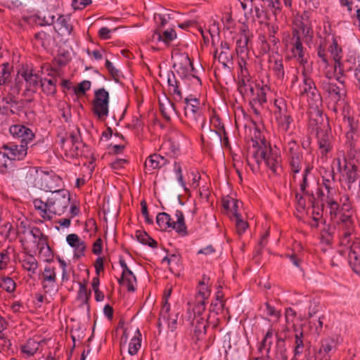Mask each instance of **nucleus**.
<instances>
[{
	"mask_svg": "<svg viewBox=\"0 0 360 360\" xmlns=\"http://www.w3.org/2000/svg\"><path fill=\"white\" fill-rule=\"evenodd\" d=\"M70 202V193L68 190H58L51 193L46 201L34 198L32 203L34 210L42 219V221H51L55 215L65 213Z\"/></svg>",
	"mask_w": 360,
	"mask_h": 360,
	"instance_id": "1",
	"label": "nucleus"
},
{
	"mask_svg": "<svg viewBox=\"0 0 360 360\" xmlns=\"http://www.w3.org/2000/svg\"><path fill=\"white\" fill-rule=\"evenodd\" d=\"M325 37L319 36L316 51L319 60L326 66L330 65V57L334 64L343 58V49L340 44L341 37L338 35L331 28L330 25L328 27L323 26Z\"/></svg>",
	"mask_w": 360,
	"mask_h": 360,
	"instance_id": "2",
	"label": "nucleus"
},
{
	"mask_svg": "<svg viewBox=\"0 0 360 360\" xmlns=\"http://www.w3.org/2000/svg\"><path fill=\"white\" fill-rule=\"evenodd\" d=\"M252 160L255 161L257 166L251 163V160L247 158V163L251 170L256 173L260 169V165L264 162L266 166L274 174L278 175L282 171V159L281 154L276 150H273L270 145H266L264 141L254 151Z\"/></svg>",
	"mask_w": 360,
	"mask_h": 360,
	"instance_id": "3",
	"label": "nucleus"
},
{
	"mask_svg": "<svg viewBox=\"0 0 360 360\" xmlns=\"http://www.w3.org/2000/svg\"><path fill=\"white\" fill-rule=\"evenodd\" d=\"M316 118L310 112L309 125L316 130L318 151L322 159H328L333 149V136L328 122H324L322 112L316 108Z\"/></svg>",
	"mask_w": 360,
	"mask_h": 360,
	"instance_id": "4",
	"label": "nucleus"
},
{
	"mask_svg": "<svg viewBox=\"0 0 360 360\" xmlns=\"http://www.w3.org/2000/svg\"><path fill=\"white\" fill-rule=\"evenodd\" d=\"M184 104L183 122L191 128L203 129L206 120L200 99L191 94L184 98Z\"/></svg>",
	"mask_w": 360,
	"mask_h": 360,
	"instance_id": "5",
	"label": "nucleus"
},
{
	"mask_svg": "<svg viewBox=\"0 0 360 360\" xmlns=\"http://www.w3.org/2000/svg\"><path fill=\"white\" fill-rule=\"evenodd\" d=\"M284 153L286 162L289 167V174L293 181L296 179V175L302 169H305L307 164H313L304 158L303 151L300 144L295 140L289 141L284 146Z\"/></svg>",
	"mask_w": 360,
	"mask_h": 360,
	"instance_id": "6",
	"label": "nucleus"
},
{
	"mask_svg": "<svg viewBox=\"0 0 360 360\" xmlns=\"http://www.w3.org/2000/svg\"><path fill=\"white\" fill-rule=\"evenodd\" d=\"M339 86L329 80H323L321 83V88L326 96L328 108L337 114L339 108L345 105L347 91L343 81H340Z\"/></svg>",
	"mask_w": 360,
	"mask_h": 360,
	"instance_id": "7",
	"label": "nucleus"
},
{
	"mask_svg": "<svg viewBox=\"0 0 360 360\" xmlns=\"http://www.w3.org/2000/svg\"><path fill=\"white\" fill-rule=\"evenodd\" d=\"M211 287L210 276L203 274L196 286L193 300L188 302V313L192 311L195 314H202L205 311L207 300L211 295Z\"/></svg>",
	"mask_w": 360,
	"mask_h": 360,
	"instance_id": "8",
	"label": "nucleus"
},
{
	"mask_svg": "<svg viewBox=\"0 0 360 360\" xmlns=\"http://www.w3.org/2000/svg\"><path fill=\"white\" fill-rule=\"evenodd\" d=\"M175 217L176 221H174L169 214L166 212L158 213L156 217V223L159 229L164 231L174 230L181 237L188 236V231L183 212L179 210H176Z\"/></svg>",
	"mask_w": 360,
	"mask_h": 360,
	"instance_id": "9",
	"label": "nucleus"
},
{
	"mask_svg": "<svg viewBox=\"0 0 360 360\" xmlns=\"http://www.w3.org/2000/svg\"><path fill=\"white\" fill-rule=\"evenodd\" d=\"M176 60L173 64L176 74L186 82H191L195 88H200L202 85L201 79L195 75V68L188 54L181 53Z\"/></svg>",
	"mask_w": 360,
	"mask_h": 360,
	"instance_id": "10",
	"label": "nucleus"
},
{
	"mask_svg": "<svg viewBox=\"0 0 360 360\" xmlns=\"http://www.w3.org/2000/svg\"><path fill=\"white\" fill-rule=\"evenodd\" d=\"M285 48L291 53V58L295 59L300 65L304 66L307 62L305 56L306 49L303 46L301 33L299 30L292 29L291 34H288L282 40Z\"/></svg>",
	"mask_w": 360,
	"mask_h": 360,
	"instance_id": "11",
	"label": "nucleus"
},
{
	"mask_svg": "<svg viewBox=\"0 0 360 360\" xmlns=\"http://www.w3.org/2000/svg\"><path fill=\"white\" fill-rule=\"evenodd\" d=\"M240 204L242 202L229 195L222 198V207L231 220L234 221L236 232L240 236L245 232L249 224L239 212Z\"/></svg>",
	"mask_w": 360,
	"mask_h": 360,
	"instance_id": "12",
	"label": "nucleus"
},
{
	"mask_svg": "<svg viewBox=\"0 0 360 360\" xmlns=\"http://www.w3.org/2000/svg\"><path fill=\"white\" fill-rule=\"evenodd\" d=\"M109 102L110 96L108 91L104 88L95 90L91 110L98 120H103L108 116Z\"/></svg>",
	"mask_w": 360,
	"mask_h": 360,
	"instance_id": "13",
	"label": "nucleus"
},
{
	"mask_svg": "<svg viewBox=\"0 0 360 360\" xmlns=\"http://www.w3.org/2000/svg\"><path fill=\"white\" fill-rule=\"evenodd\" d=\"M302 81L299 85V96L307 97L314 103L321 102V96L305 68L302 70Z\"/></svg>",
	"mask_w": 360,
	"mask_h": 360,
	"instance_id": "14",
	"label": "nucleus"
},
{
	"mask_svg": "<svg viewBox=\"0 0 360 360\" xmlns=\"http://www.w3.org/2000/svg\"><path fill=\"white\" fill-rule=\"evenodd\" d=\"M36 181L40 189L50 192L51 194L58 190H65L61 188L63 186L62 179L53 172L41 171Z\"/></svg>",
	"mask_w": 360,
	"mask_h": 360,
	"instance_id": "15",
	"label": "nucleus"
},
{
	"mask_svg": "<svg viewBox=\"0 0 360 360\" xmlns=\"http://www.w3.org/2000/svg\"><path fill=\"white\" fill-rule=\"evenodd\" d=\"M338 170L342 172V176L347 186L348 190H351L353 184L359 182L360 185V174L359 173V167L354 163L348 162L345 158V165L342 167V161L340 158H337Z\"/></svg>",
	"mask_w": 360,
	"mask_h": 360,
	"instance_id": "16",
	"label": "nucleus"
},
{
	"mask_svg": "<svg viewBox=\"0 0 360 360\" xmlns=\"http://www.w3.org/2000/svg\"><path fill=\"white\" fill-rule=\"evenodd\" d=\"M60 146L62 149L65 151L69 150L72 157L81 156L82 153L79 150V146L83 145L81 140L79 129L71 132L66 133L65 136L60 139Z\"/></svg>",
	"mask_w": 360,
	"mask_h": 360,
	"instance_id": "17",
	"label": "nucleus"
},
{
	"mask_svg": "<svg viewBox=\"0 0 360 360\" xmlns=\"http://www.w3.org/2000/svg\"><path fill=\"white\" fill-rule=\"evenodd\" d=\"M15 238L18 237L23 250H31L30 234L32 228L30 221L26 217L19 218L15 224Z\"/></svg>",
	"mask_w": 360,
	"mask_h": 360,
	"instance_id": "18",
	"label": "nucleus"
},
{
	"mask_svg": "<svg viewBox=\"0 0 360 360\" xmlns=\"http://www.w3.org/2000/svg\"><path fill=\"white\" fill-rule=\"evenodd\" d=\"M257 46L260 55H276L281 46L279 37L266 36V33H259L257 37Z\"/></svg>",
	"mask_w": 360,
	"mask_h": 360,
	"instance_id": "19",
	"label": "nucleus"
},
{
	"mask_svg": "<svg viewBox=\"0 0 360 360\" xmlns=\"http://www.w3.org/2000/svg\"><path fill=\"white\" fill-rule=\"evenodd\" d=\"M255 96L249 98V104L254 114L257 118L261 117V110L267 102L266 94L269 91V87L267 85H256L255 88Z\"/></svg>",
	"mask_w": 360,
	"mask_h": 360,
	"instance_id": "20",
	"label": "nucleus"
},
{
	"mask_svg": "<svg viewBox=\"0 0 360 360\" xmlns=\"http://www.w3.org/2000/svg\"><path fill=\"white\" fill-rule=\"evenodd\" d=\"M231 45L226 40L221 41L219 52L217 48L213 51V58L217 60L224 68L229 70L233 68L234 53L231 51Z\"/></svg>",
	"mask_w": 360,
	"mask_h": 360,
	"instance_id": "21",
	"label": "nucleus"
},
{
	"mask_svg": "<svg viewBox=\"0 0 360 360\" xmlns=\"http://www.w3.org/2000/svg\"><path fill=\"white\" fill-rule=\"evenodd\" d=\"M18 75L25 82V96L32 95L37 92L40 84L39 77L29 68H23L18 71Z\"/></svg>",
	"mask_w": 360,
	"mask_h": 360,
	"instance_id": "22",
	"label": "nucleus"
},
{
	"mask_svg": "<svg viewBox=\"0 0 360 360\" xmlns=\"http://www.w3.org/2000/svg\"><path fill=\"white\" fill-rule=\"evenodd\" d=\"M41 287L45 293H51L58 290L56 268L46 265L40 275Z\"/></svg>",
	"mask_w": 360,
	"mask_h": 360,
	"instance_id": "23",
	"label": "nucleus"
},
{
	"mask_svg": "<svg viewBox=\"0 0 360 360\" xmlns=\"http://www.w3.org/2000/svg\"><path fill=\"white\" fill-rule=\"evenodd\" d=\"M359 60L360 56L356 52L349 51L345 60L340 59L334 64L335 71H338L341 77H346L348 72L355 71Z\"/></svg>",
	"mask_w": 360,
	"mask_h": 360,
	"instance_id": "24",
	"label": "nucleus"
},
{
	"mask_svg": "<svg viewBox=\"0 0 360 360\" xmlns=\"http://www.w3.org/2000/svg\"><path fill=\"white\" fill-rule=\"evenodd\" d=\"M313 168V164L307 165L306 168L303 169L302 179L299 182V187L300 193L308 198L309 202L314 208L316 204V198L314 191L311 188L309 180V175L311 173Z\"/></svg>",
	"mask_w": 360,
	"mask_h": 360,
	"instance_id": "25",
	"label": "nucleus"
},
{
	"mask_svg": "<svg viewBox=\"0 0 360 360\" xmlns=\"http://www.w3.org/2000/svg\"><path fill=\"white\" fill-rule=\"evenodd\" d=\"M28 144L25 143H20V144L7 143L3 144L1 149L6 151L11 161H21L27 155Z\"/></svg>",
	"mask_w": 360,
	"mask_h": 360,
	"instance_id": "26",
	"label": "nucleus"
},
{
	"mask_svg": "<svg viewBox=\"0 0 360 360\" xmlns=\"http://www.w3.org/2000/svg\"><path fill=\"white\" fill-rule=\"evenodd\" d=\"M30 252L31 250H23L19 262L22 269L27 272L28 277L32 278L37 274L39 264L35 256Z\"/></svg>",
	"mask_w": 360,
	"mask_h": 360,
	"instance_id": "27",
	"label": "nucleus"
},
{
	"mask_svg": "<svg viewBox=\"0 0 360 360\" xmlns=\"http://www.w3.org/2000/svg\"><path fill=\"white\" fill-rule=\"evenodd\" d=\"M269 70L272 72L274 77L281 81H283L285 77V66L284 60L281 55H269L268 60Z\"/></svg>",
	"mask_w": 360,
	"mask_h": 360,
	"instance_id": "28",
	"label": "nucleus"
},
{
	"mask_svg": "<svg viewBox=\"0 0 360 360\" xmlns=\"http://www.w3.org/2000/svg\"><path fill=\"white\" fill-rule=\"evenodd\" d=\"M10 134L13 136L20 139L22 143H31L34 138L35 134L31 129L22 124H13L9 128Z\"/></svg>",
	"mask_w": 360,
	"mask_h": 360,
	"instance_id": "29",
	"label": "nucleus"
},
{
	"mask_svg": "<svg viewBox=\"0 0 360 360\" xmlns=\"http://www.w3.org/2000/svg\"><path fill=\"white\" fill-rule=\"evenodd\" d=\"M344 138L347 157L349 159L354 158L356 154L360 153V148L358 147L360 133H344Z\"/></svg>",
	"mask_w": 360,
	"mask_h": 360,
	"instance_id": "30",
	"label": "nucleus"
},
{
	"mask_svg": "<svg viewBox=\"0 0 360 360\" xmlns=\"http://www.w3.org/2000/svg\"><path fill=\"white\" fill-rule=\"evenodd\" d=\"M321 187L324 188L326 191V195L336 194L337 190L335 187V173L333 168L324 169L321 172Z\"/></svg>",
	"mask_w": 360,
	"mask_h": 360,
	"instance_id": "31",
	"label": "nucleus"
},
{
	"mask_svg": "<svg viewBox=\"0 0 360 360\" xmlns=\"http://www.w3.org/2000/svg\"><path fill=\"white\" fill-rule=\"evenodd\" d=\"M165 302L162 307V309L160 312V317L158 319V326H160L162 324V321H165L167 323L168 328L174 331L176 329L177 327V319L178 314L174 315H171L169 314L170 311V305L167 301V297H165Z\"/></svg>",
	"mask_w": 360,
	"mask_h": 360,
	"instance_id": "32",
	"label": "nucleus"
},
{
	"mask_svg": "<svg viewBox=\"0 0 360 360\" xmlns=\"http://www.w3.org/2000/svg\"><path fill=\"white\" fill-rule=\"evenodd\" d=\"M169 163L166 156L158 153L149 155L144 163L146 172L152 173L155 169H160Z\"/></svg>",
	"mask_w": 360,
	"mask_h": 360,
	"instance_id": "33",
	"label": "nucleus"
},
{
	"mask_svg": "<svg viewBox=\"0 0 360 360\" xmlns=\"http://www.w3.org/2000/svg\"><path fill=\"white\" fill-rule=\"evenodd\" d=\"M238 91L243 98H250L255 96V87L250 75L238 76Z\"/></svg>",
	"mask_w": 360,
	"mask_h": 360,
	"instance_id": "34",
	"label": "nucleus"
},
{
	"mask_svg": "<svg viewBox=\"0 0 360 360\" xmlns=\"http://www.w3.org/2000/svg\"><path fill=\"white\" fill-rule=\"evenodd\" d=\"M67 243L74 249V258H81L85 255L86 244L77 234L71 233L66 237Z\"/></svg>",
	"mask_w": 360,
	"mask_h": 360,
	"instance_id": "35",
	"label": "nucleus"
},
{
	"mask_svg": "<svg viewBox=\"0 0 360 360\" xmlns=\"http://www.w3.org/2000/svg\"><path fill=\"white\" fill-rule=\"evenodd\" d=\"M176 38V33L173 28L166 30L163 32H161L159 29H156L149 37V41L155 43L162 41L165 45H169Z\"/></svg>",
	"mask_w": 360,
	"mask_h": 360,
	"instance_id": "36",
	"label": "nucleus"
},
{
	"mask_svg": "<svg viewBox=\"0 0 360 360\" xmlns=\"http://www.w3.org/2000/svg\"><path fill=\"white\" fill-rule=\"evenodd\" d=\"M348 250V263L352 271L360 276V244H354Z\"/></svg>",
	"mask_w": 360,
	"mask_h": 360,
	"instance_id": "37",
	"label": "nucleus"
},
{
	"mask_svg": "<svg viewBox=\"0 0 360 360\" xmlns=\"http://www.w3.org/2000/svg\"><path fill=\"white\" fill-rule=\"evenodd\" d=\"M166 156L177 158L181 154L180 143L173 138L164 141L160 149Z\"/></svg>",
	"mask_w": 360,
	"mask_h": 360,
	"instance_id": "38",
	"label": "nucleus"
},
{
	"mask_svg": "<svg viewBox=\"0 0 360 360\" xmlns=\"http://www.w3.org/2000/svg\"><path fill=\"white\" fill-rule=\"evenodd\" d=\"M193 314V318L192 321V325L194 326V333L198 339L202 338L206 335L207 328L210 325L209 319H205L202 317V314Z\"/></svg>",
	"mask_w": 360,
	"mask_h": 360,
	"instance_id": "39",
	"label": "nucleus"
},
{
	"mask_svg": "<svg viewBox=\"0 0 360 360\" xmlns=\"http://www.w3.org/2000/svg\"><path fill=\"white\" fill-rule=\"evenodd\" d=\"M54 30L60 35H70L73 31V26L70 23V18L68 15H59L55 20Z\"/></svg>",
	"mask_w": 360,
	"mask_h": 360,
	"instance_id": "40",
	"label": "nucleus"
},
{
	"mask_svg": "<svg viewBox=\"0 0 360 360\" xmlns=\"http://www.w3.org/2000/svg\"><path fill=\"white\" fill-rule=\"evenodd\" d=\"M44 342V340H40L39 338H29L24 345H20V352L27 358L33 356L39 350L41 343Z\"/></svg>",
	"mask_w": 360,
	"mask_h": 360,
	"instance_id": "41",
	"label": "nucleus"
},
{
	"mask_svg": "<svg viewBox=\"0 0 360 360\" xmlns=\"http://www.w3.org/2000/svg\"><path fill=\"white\" fill-rule=\"evenodd\" d=\"M342 120L345 124L344 133H360L359 120L355 118L349 110H343Z\"/></svg>",
	"mask_w": 360,
	"mask_h": 360,
	"instance_id": "42",
	"label": "nucleus"
},
{
	"mask_svg": "<svg viewBox=\"0 0 360 360\" xmlns=\"http://www.w3.org/2000/svg\"><path fill=\"white\" fill-rule=\"evenodd\" d=\"M168 91L176 101H181L183 98L180 89L179 82L176 79L173 72L167 75Z\"/></svg>",
	"mask_w": 360,
	"mask_h": 360,
	"instance_id": "43",
	"label": "nucleus"
},
{
	"mask_svg": "<svg viewBox=\"0 0 360 360\" xmlns=\"http://www.w3.org/2000/svg\"><path fill=\"white\" fill-rule=\"evenodd\" d=\"M31 250L37 248L40 245L45 243L49 240V236H46L38 226H33L32 232L30 234Z\"/></svg>",
	"mask_w": 360,
	"mask_h": 360,
	"instance_id": "44",
	"label": "nucleus"
},
{
	"mask_svg": "<svg viewBox=\"0 0 360 360\" xmlns=\"http://www.w3.org/2000/svg\"><path fill=\"white\" fill-rule=\"evenodd\" d=\"M338 346V342L332 337H326L320 340L316 347L321 349L324 353L331 354L335 352Z\"/></svg>",
	"mask_w": 360,
	"mask_h": 360,
	"instance_id": "45",
	"label": "nucleus"
},
{
	"mask_svg": "<svg viewBox=\"0 0 360 360\" xmlns=\"http://www.w3.org/2000/svg\"><path fill=\"white\" fill-rule=\"evenodd\" d=\"M142 343V334L139 328H136L134 336L131 338L128 347V353L131 356L136 355L141 349Z\"/></svg>",
	"mask_w": 360,
	"mask_h": 360,
	"instance_id": "46",
	"label": "nucleus"
},
{
	"mask_svg": "<svg viewBox=\"0 0 360 360\" xmlns=\"http://www.w3.org/2000/svg\"><path fill=\"white\" fill-rule=\"evenodd\" d=\"M2 103L9 105V108L13 110V114L19 115L22 111L23 105L22 102L19 101L17 98L11 94L4 97Z\"/></svg>",
	"mask_w": 360,
	"mask_h": 360,
	"instance_id": "47",
	"label": "nucleus"
},
{
	"mask_svg": "<svg viewBox=\"0 0 360 360\" xmlns=\"http://www.w3.org/2000/svg\"><path fill=\"white\" fill-rule=\"evenodd\" d=\"M355 231H347L344 230H338V238L340 246L345 247L347 249L351 248L354 244H360L353 240L352 236Z\"/></svg>",
	"mask_w": 360,
	"mask_h": 360,
	"instance_id": "48",
	"label": "nucleus"
},
{
	"mask_svg": "<svg viewBox=\"0 0 360 360\" xmlns=\"http://www.w3.org/2000/svg\"><path fill=\"white\" fill-rule=\"evenodd\" d=\"M166 263L170 271L178 270L181 266V257L179 253L168 254L162 260V264Z\"/></svg>",
	"mask_w": 360,
	"mask_h": 360,
	"instance_id": "49",
	"label": "nucleus"
},
{
	"mask_svg": "<svg viewBox=\"0 0 360 360\" xmlns=\"http://www.w3.org/2000/svg\"><path fill=\"white\" fill-rule=\"evenodd\" d=\"M274 330L271 327L268 329L263 339L262 340L259 347L258 352L262 353L264 350L266 351V356L269 355V352L273 344Z\"/></svg>",
	"mask_w": 360,
	"mask_h": 360,
	"instance_id": "50",
	"label": "nucleus"
},
{
	"mask_svg": "<svg viewBox=\"0 0 360 360\" xmlns=\"http://www.w3.org/2000/svg\"><path fill=\"white\" fill-rule=\"evenodd\" d=\"M0 236L10 243L15 240L14 226L12 223L7 221L0 225Z\"/></svg>",
	"mask_w": 360,
	"mask_h": 360,
	"instance_id": "51",
	"label": "nucleus"
},
{
	"mask_svg": "<svg viewBox=\"0 0 360 360\" xmlns=\"http://www.w3.org/2000/svg\"><path fill=\"white\" fill-rule=\"evenodd\" d=\"M294 356H300L304 352V335L302 330L295 328Z\"/></svg>",
	"mask_w": 360,
	"mask_h": 360,
	"instance_id": "52",
	"label": "nucleus"
},
{
	"mask_svg": "<svg viewBox=\"0 0 360 360\" xmlns=\"http://www.w3.org/2000/svg\"><path fill=\"white\" fill-rule=\"evenodd\" d=\"M274 104L275 107L274 111L275 120L291 112L288 108L286 101L283 98H275Z\"/></svg>",
	"mask_w": 360,
	"mask_h": 360,
	"instance_id": "53",
	"label": "nucleus"
},
{
	"mask_svg": "<svg viewBox=\"0 0 360 360\" xmlns=\"http://www.w3.org/2000/svg\"><path fill=\"white\" fill-rule=\"evenodd\" d=\"M136 237L137 240L144 245H148L152 248H157L158 246V242L150 237L147 232L142 230L136 231Z\"/></svg>",
	"mask_w": 360,
	"mask_h": 360,
	"instance_id": "54",
	"label": "nucleus"
},
{
	"mask_svg": "<svg viewBox=\"0 0 360 360\" xmlns=\"http://www.w3.org/2000/svg\"><path fill=\"white\" fill-rule=\"evenodd\" d=\"M56 82L57 79H41L40 86L43 92L47 96H53L56 93Z\"/></svg>",
	"mask_w": 360,
	"mask_h": 360,
	"instance_id": "55",
	"label": "nucleus"
},
{
	"mask_svg": "<svg viewBox=\"0 0 360 360\" xmlns=\"http://www.w3.org/2000/svg\"><path fill=\"white\" fill-rule=\"evenodd\" d=\"M125 281L127 283V290L129 292H134L136 288L134 283H136V278L134 273L128 269V272H122L121 278L118 280L120 284Z\"/></svg>",
	"mask_w": 360,
	"mask_h": 360,
	"instance_id": "56",
	"label": "nucleus"
},
{
	"mask_svg": "<svg viewBox=\"0 0 360 360\" xmlns=\"http://www.w3.org/2000/svg\"><path fill=\"white\" fill-rule=\"evenodd\" d=\"M292 29L299 30V33L302 32L306 39L311 40L314 37L312 23L306 22L300 19L297 24V27H293Z\"/></svg>",
	"mask_w": 360,
	"mask_h": 360,
	"instance_id": "57",
	"label": "nucleus"
},
{
	"mask_svg": "<svg viewBox=\"0 0 360 360\" xmlns=\"http://www.w3.org/2000/svg\"><path fill=\"white\" fill-rule=\"evenodd\" d=\"M79 286L77 300L81 302L82 305H89V300L91 295V290L87 289L86 285L84 283L79 282Z\"/></svg>",
	"mask_w": 360,
	"mask_h": 360,
	"instance_id": "58",
	"label": "nucleus"
},
{
	"mask_svg": "<svg viewBox=\"0 0 360 360\" xmlns=\"http://www.w3.org/2000/svg\"><path fill=\"white\" fill-rule=\"evenodd\" d=\"M250 40L236 39L235 52L237 56H250L248 44Z\"/></svg>",
	"mask_w": 360,
	"mask_h": 360,
	"instance_id": "59",
	"label": "nucleus"
},
{
	"mask_svg": "<svg viewBox=\"0 0 360 360\" xmlns=\"http://www.w3.org/2000/svg\"><path fill=\"white\" fill-rule=\"evenodd\" d=\"M250 56H237V64L238 66V76H245L250 75L249 72Z\"/></svg>",
	"mask_w": 360,
	"mask_h": 360,
	"instance_id": "60",
	"label": "nucleus"
},
{
	"mask_svg": "<svg viewBox=\"0 0 360 360\" xmlns=\"http://www.w3.org/2000/svg\"><path fill=\"white\" fill-rule=\"evenodd\" d=\"M39 250V255L44 258L46 262H51L53 259V251L49 245V240H46L43 245H40L37 248Z\"/></svg>",
	"mask_w": 360,
	"mask_h": 360,
	"instance_id": "61",
	"label": "nucleus"
},
{
	"mask_svg": "<svg viewBox=\"0 0 360 360\" xmlns=\"http://www.w3.org/2000/svg\"><path fill=\"white\" fill-rule=\"evenodd\" d=\"M55 18L56 16L52 13V12L46 11L37 15L36 22L40 26L51 25L55 23Z\"/></svg>",
	"mask_w": 360,
	"mask_h": 360,
	"instance_id": "62",
	"label": "nucleus"
},
{
	"mask_svg": "<svg viewBox=\"0 0 360 360\" xmlns=\"http://www.w3.org/2000/svg\"><path fill=\"white\" fill-rule=\"evenodd\" d=\"M279 128L285 132H287L290 129L291 124L293 122V118L292 117L291 112L288 114L277 117L276 120Z\"/></svg>",
	"mask_w": 360,
	"mask_h": 360,
	"instance_id": "63",
	"label": "nucleus"
},
{
	"mask_svg": "<svg viewBox=\"0 0 360 360\" xmlns=\"http://www.w3.org/2000/svg\"><path fill=\"white\" fill-rule=\"evenodd\" d=\"M0 288L7 292H13L16 289V283L9 276L0 278Z\"/></svg>",
	"mask_w": 360,
	"mask_h": 360,
	"instance_id": "64",
	"label": "nucleus"
}]
</instances>
